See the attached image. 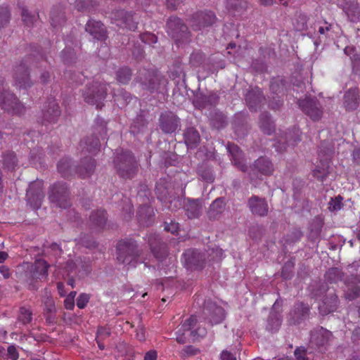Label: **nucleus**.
I'll list each match as a JSON object with an SVG mask.
<instances>
[{
    "instance_id": "obj_23",
    "label": "nucleus",
    "mask_w": 360,
    "mask_h": 360,
    "mask_svg": "<svg viewBox=\"0 0 360 360\" xmlns=\"http://www.w3.org/2000/svg\"><path fill=\"white\" fill-rule=\"evenodd\" d=\"M148 245L153 255L158 259H162L167 255V245L160 240L157 234L151 233L149 235Z\"/></svg>"
},
{
    "instance_id": "obj_54",
    "label": "nucleus",
    "mask_w": 360,
    "mask_h": 360,
    "mask_svg": "<svg viewBox=\"0 0 360 360\" xmlns=\"http://www.w3.org/2000/svg\"><path fill=\"white\" fill-rule=\"evenodd\" d=\"M96 5V1L93 0H76V7L79 11H89Z\"/></svg>"
},
{
    "instance_id": "obj_18",
    "label": "nucleus",
    "mask_w": 360,
    "mask_h": 360,
    "mask_svg": "<svg viewBox=\"0 0 360 360\" xmlns=\"http://www.w3.org/2000/svg\"><path fill=\"white\" fill-rule=\"evenodd\" d=\"M301 132L297 127H293L287 131L274 145L276 151L283 153L286 150V146H295L300 141Z\"/></svg>"
},
{
    "instance_id": "obj_44",
    "label": "nucleus",
    "mask_w": 360,
    "mask_h": 360,
    "mask_svg": "<svg viewBox=\"0 0 360 360\" xmlns=\"http://www.w3.org/2000/svg\"><path fill=\"white\" fill-rule=\"evenodd\" d=\"M205 60V56L200 50L193 51L189 57V65L192 68H199Z\"/></svg>"
},
{
    "instance_id": "obj_51",
    "label": "nucleus",
    "mask_w": 360,
    "mask_h": 360,
    "mask_svg": "<svg viewBox=\"0 0 360 360\" xmlns=\"http://www.w3.org/2000/svg\"><path fill=\"white\" fill-rule=\"evenodd\" d=\"M281 324V316L276 312H271L268 319V329L271 331L277 330Z\"/></svg>"
},
{
    "instance_id": "obj_3",
    "label": "nucleus",
    "mask_w": 360,
    "mask_h": 360,
    "mask_svg": "<svg viewBox=\"0 0 360 360\" xmlns=\"http://www.w3.org/2000/svg\"><path fill=\"white\" fill-rule=\"evenodd\" d=\"M140 255L141 250L134 240L126 238L117 243V259L120 263L135 267Z\"/></svg>"
},
{
    "instance_id": "obj_46",
    "label": "nucleus",
    "mask_w": 360,
    "mask_h": 360,
    "mask_svg": "<svg viewBox=\"0 0 360 360\" xmlns=\"http://www.w3.org/2000/svg\"><path fill=\"white\" fill-rule=\"evenodd\" d=\"M112 95L115 101L120 103V104L122 106L129 103L133 99L131 94L124 91L123 89H118L117 93L113 91ZM117 104L119 105V103Z\"/></svg>"
},
{
    "instance_id": "obj_29",
    "label": "nucleus",
    "mask_w": 360,
    "mask_h": 360,
    "mask_svg": "<svg viewBox=\"0 0 360 360\" xmlns=\"http://www.w3.org/2000/svg\"><path fill=\"white\" fill-rule=\"evenodd\" d=\"M85 30L94 38L98 40H105L107 38L106 30L101 21L90 20L86 24Z\"/></svg>"
},
{
    "instance_id": "obj_13",
    "label": "nucleus",
    "mask_w": 360,
    "mask_h": 360,
    "mask_svg": "<svg viewBox=\"0 0 360 360\" xmlns=\"http://www.w3.org/2000/svg\"><path fill=\"white\" fill-rule=\"evenodd\" d=\"M111 19L117 26L134 31L137 28L139 21L136 13L124 10H116L112 13Z\"/></svg>"
},
{
    "instance_id": "obj_45",
    "label": "nucleus",
    "mask_w": 360,
    "mask_h": 360,
    "mask_svg": "<svg viewBox=\"0 0 360 360\" xmlns=\"http://www.w3.org/2000/svg\"><path fill=\"white\" fill-rule=\"evenodd\" d=\"M324 276L328 283H336L342 279L343 273L338 268H331L326 271Z\"/></svg>"
},
{
    "instance_id": "obj_7",
    "label": "nucleus",
    "mask_w": 360,
    "mask_h": 360,
    "mask_svg": "<svg viewBox=\"0 0 360 360\" xmlns=\"http://www.w3.org/2000/svg\"><path fill=\"white\" fill-rule=\"evenodd\" d=\"M4 79L0 77V105L8 113L21 115L25 112V106L13 94L7 91L4 86Z\"/></svg>"
},
{
    "instance_id": "obj_10",
    "label": "nucleus",
    "mask_w": 360,
    "mask_h": 360,
    "mask_svg": "<svg viewBox=\"0 0 360 360\" xmlns=\"http://www.w3.org/2000/svg\"><path fill=\"white\" fill-rule=\"evenodd\" d=\"M49 198L51 202L55 203L59 207H68L70 202L66 184L63 182L54 184L50 188Z\"/></svg>"
},
{
    "instance_id": "obj_34",
    "label": "nucleus",
    "mask_w": 360,
    "mask_h": 360,
    "mask_svg": "<svg viewBox=\"0 0 360 360\" xmlns=\"http://www.w3.org/2000/svg\"><path fill=\"white\" fill-rule=\"evenodd\" d=\"M100 141L97 136H91L82 140L79 143V148L82 153H88L92 155L96 154L100 150Z\"/></svg>"
},
{
    "instance_id": "obj_15",
    "label": "nucleus",
    "mask_w": 360,
    "mask_h": 360,
    "mask_svg": "<svg viewBox=\"0 0 360 360\" xmlns=\"http://www.w3.org/2000/svg\"><path fill=\"white\" fill-rule=\"evenodd\" d=\"M216 20L214 13L210 11H199L191 16L189 24L194 31H198L212 26Z\"/></svg>"
},
{
    "instance_id": "obj_43",
    "label": "nucleus",
    "mask_w": 360,
    "mask_h": 360,
    "mask_svg": "<svg viewBox=\"0 0 360 360\" xmlns=\"http://www.w3.org/2000/svg\"><path fill=\"white\" fill-rule=\"evenodd\" d=\"M225 208V202L223 198H219L211 204L208 215L210 218L216 219L223 212Z\"/></svg>"
},
{
    "instance_id": "obj_8",
    "label": "nucleus",
    "mask_w": 360,
    "mask_h": 360,
    "mask_svg": "<svg viewBox=\"0 0 360 360\" xmlns=\"http://www.w3.org/2000/svg\"><path fill=\"white\" fill-rule=\"evenodd\" d=\"M170 186L166 179H160L155 186V194L164 206L172 211L176 210L181 205L179 198L170 194Z\"/></svg>"
},
{
    "instance_id": "obj_32",
    "label": "nucleus",
    "mask_w": 360,
    "mask_h": 360,
    "mask_svg": "<svg viewBox=\"0 0 360 360\" xmlns=\"http://www.w3.org/2000/svg\"><path fill=\"white\" fill-rule=\"evenodd\" d=\"M309 311V308L307 304H304L302 302H296L289 314L290 323L293 324L299 323L301 321L306 319Z\"/></svg>"
},
{
    "instance_id": "obj_48",
    "label": "nucleus",
    "mask_w": 360,
    "mask_h": 360,
    "mask_svg": "<svg viewBox=\"0 0 360 360\" xmlns=\"http://www.w3.org/2000/svg\"><path fill=\"white\" fill-rule=\"evenodd\" d=\"M198 174L201 179L206 182L212 183L214 180V176L211 167L206 165H202L198 169Z\"/></svg>"
},
{
    "instance_id": "obj_55",
    "label": "nucleus",
    "mask_w": 360,
    "mask_h": 360,
    "mask_svg": "<svg viewBox=\"0 0 360 360\" xmlns=\"http://www.w3.org/2000/svg\"><path fill=\"white\" fill-rule=\"evenodd\" d=\"M65 22V18L64 13L62 12L57 13L53 10L51 13V24L56 28Z\"/></svg>"
},
{
    "instance_id": "obj_56",
    "label": "nucleus",
    "mask_w": 360,
    "mask_h": 360,
    "mask_svg": "<svg viewBox=\"0 0 360 360\" xmlns=\"http://www.w3.org/2000/svg\"><path fill=\"white\" fill-rule=\"evenodd\" d=\"M307 20L308 18L306 15L299 13L296 16L295 22L294 26L298 31H303L307 29Z\"/></svg>"
},
{
    "instance_id": "obj_21",
    "label": "nucleus",
    "mask_w": 360,
    "mask_h": 360,
    "mask_svg": "<svg viewBox=\"0 0 360 360\" xmlns=\"http://www.w3.org/2000/svg\"><path fill=\"white\" fill-rule=\"evenodd\" d=\"M26 197L31 207L34 210H38L41 207L44 198L40 183H34L30 185L27 191Z\"/></svg>"
},
{
    "instance_id": "obj_9",
    "label": "nucleus",
    "mask_w": 360,
    "mask_h": 360,
    "mask_svg": "<svg viewBox=\"0 0 360 360\" xmlns=\"http://www.w3.org/2000/svg\"><path fill=\"white\" fill-rule=\"evenodd\" d=\"M332 333L322 326H316L310 331L309 346L323 352L333 339Z\"/></svg>"
},
{
    "instance_id": "obj_35",
    "label": "nucleus",
    "mask_w": 360,
    "mask_h": 360,
    "mask_svg": "<svg viewBox=\"0 0 360 360\" xmlns=\"http://www.w3.org/2000/svg\"><path fill=\"white\" fill-rule=\"evenodd\" d=\"M359 105L358 88L349 89L344 95V106L347 111L355 110Z\"/></svg>"
},
{
    "instance_id": "obj_30",
    "label": "nucleus",
    "mask_w": 360,
    "mask_h": 360,
    "mask_svg": "<svg viewBox=\"0 0 360 360\" xmlns=\"http://www.w3.org/2000/svg\"><path fill=\"white\" fill-rule=\"evenodd\" d=\"M332 150H328L323 155L324 158L320 160L321 165L316 167L312 171L313 176L321 181H323L329 174V160Z\"/></svg>"
},
{
    "instance_id": "obj_14",
    "label": "nucleus",
    "mask_w": 360,
    "mask_h": 360,
    "mask_svg": "<svg viewBox=\"0 0 360 360\" xmlns=\"http://www.w3.org/2000/svg\"><path fill=\"white\" fill-rule=\"evenodd\" d=\"M298 105L302 111L313 121H319L323 116V109L316 98L306 97L298 101Z\"/></svg>"
},
{
    "instance_id": "obj_41",
    "label": "nucleus",
    "mask_w": 360,
    "mask_h": 360,
    "mask_svg": "<svg viewBox=\"0 0 360 360\" xmlns=\"http://www.w3.org/2000/svg\"><path fill=\"white\" fill-rule=\"evenodd\" d=\"M184 138L186 144L191 148H195L200 140V134L194 127H188L185 130Z\"/></svg>"
},
{
    "instance_id": "obj_36",
    "label": "nucleus",
    "mask_w": 360,
    "mask_h": 360,
    "mask_svg": "<svg viewBox=\"0 0 360 360\" xmlns=\"http://www.w3.org/2000/svg\"><path fill=\"white\" fill-rule=\"evenodd\" d=\"M137 216L140 224L148 226L153 224L155 214L151 207L143 205L139 207Z\"/></svg>"
},
{
    "instance_id": "obj_19",
    "label": "nucleus",
    "mask_w": 360,
    "mask_h": 360,
    "mask_svg": "<svg viewBox=\"0 0 360 360\" xmlns=\"http://www.w3.org/2000/svg\"><path fill=\"white\" fill-rule=\"evenodd\" d=\"M179 117L171 111H165L161 113L159 119V126L165 134H172L179 127Z\"/></svg>"
},
{
    "instance_id": "obj_39",
    "label": "nucleus",
    "mask_w": 360,
    "mask_h": 360,
    "mask_svg": "<svg viewBox=\"0 0 360 360\" xmlns=\"http://www.w3.org/2000/svg\"><path fill=\"white\" fill-rule=\"evenodd\" d=\"M247 0H225L224 5L227 12L232 15L242 13L248 7Z\"/></svg>"
},
{
    "instance_id": "obj_4",
    "label": "nucleus",
    "mask_w": 360,
    "mask_h": 360,
    "mask_svg": "<svg viewBox=\"0 0 360 360\" xmlns=\"http://www.w3.org/2000/svg\"><path fill=\"white\" fill-rule=\"evenodd\" d=\"M32 62L41 63L46 62L44 60L43 56L37 52L36 55H30L26 57L15 68L14 70V79L15 86L20 89H27L32 85V82L30 80V75L28 72V63Z\"/></svg>"
},
{
    "instance_id": "obj_42",
    "label": "nucleus",
    "mask_w": 360,
    "mask_h": 360,
    "mask_svg": "<svg viewBox=\"0 0 360 360\" xmlns=\"http://www.w3.org/2000/svg\"><path fill=\"white\" fill-rule=\"evenodd\" d=\"M260 129L266 134L270 135L275 131V125L268 112H263L259 117Z\"/></svg>"
},
{
    "instance_id": "obj_26",
    "label": "nucleus",
    "mask_w": 360,
    "mask_h": 360,
    "mask_svg": "<svg viewBox=\"0 0 360 360\" xmlns=\"http://www.w3.org/2000/svg\"><path fill=\"white\" fill-rule=\"evenodd\" d=\"M184 210L188 219H198L202 214V206L200 199L186 198L184 202Z\"/></svg>"
},
{
    "instance_id": "obj_63",
    "label": "nucleus",
    "mask_w": 360,
    "mask_h": 360,
    "mask_svg": "<svg viewBox=\"0 0 360 360\" xmlns=\"http://www.w3.org/2000/svg\"><path fill=\"white\" fill-rule=\"evenodd\" d=\"M90 300V295L86 293H81L77 299V306L79 309H84Z\"/></svg>"
},
{
    "instance_id": "obj_33",
    "label": "nucleus",
    "mask_w": 360,
    "mask_h": 360,
    "mask_svg": "<svg viewBox=\"0 0 360 360\" xmlns=\"http://www.w3.org/2000/svg\"><path fill=\"white\" fill-rule=\"evenodd\" d=\"M227 149L231 155L234 165H236L242 172H246L247 166L244 163V155L240 148L235 143H229L227 145Z\"/></svg>"
},
{
    "instance_id": "obj_22",
    "label": "nucleus",
    "mask_w": 360,
    "mask_h": 360,
    "mask_svg": "<svg viewBox=\"0 0 360 360\" xmlns=\"http://www.w3.org/2000/svg\"><path fill=\"white\" fill-rule=\"evenodd\" d=\"M248 206L254 215L264 217L268 214L269 206L264 198L257 195L251 196L248 200Z\"/></svg>"
},
{
    "instance_id": "obj_60",
    "label": "nucleus",
    "mask_w": 360,
    "mask_h": 360,
    "mask_svg": "<svg viewBox=\"0 0 360 360\" xmlns=\"http://www.w3.org/2000/svg\"><path fill=\"white\" fill-rule=\"evenodd\" d=\"M22 18L25 24L28 26H32L34 22L36 21V16L30 15L26 8L22 10Z\"/></svg>"
},
{
    "instance_id": "obj_58",
    "label": "nucleus",
    "mask_w": 360,
    "mask_h": 360,
    "mask_svg": "<svg viewBox=\"0 0 360 360\" xmlns=\"http://www.w3.org/2000/svg\"><path fill=\"white\" fill-rule=\"evenodd\" d=\"M10 16L9 10L6 6L0 8V29L8 24Z\"/></svg>"
},
{
    "instance_id": "obj_12",
    "label": "nucleus",
    "mask_w": 360,
    "mask_h": 360,
    "mask_svg": "<svg viewBox=\"0 0 360 360\" xmlns=\"http://www.w3.org/2000/svg\"><path fill=\"white\" fill-rule=\"evenodd\" d=\"M197 323L196 316L194 315L191 316L188 319L184 321L181 328L179 329L178 333H181V335L177 336L176 340L178 342L184 343V338L183 335L185 333L189 332L190 335L194 339L202 338L205 336L207 330L205 327H198L195 328Z\"/></svg>"
},
{
    "instance_id": "obj_2",
    "label": "nucleus",
    "mask_w": 360,
    "mask_h": 360,
    "mask_svg": "<svg viewBox=\"0 0 360 360\" xmlns=\"http://www.w3.org/2000/svg\"><path fill=\"white\" fill-rule=\"evenodd\" d=\"M113 163L117 174L124 179H133L139 169V164L135 156L129 150L117 153Z\"/></svg>"
},
{
    "instance_id": "obj_25",
    "label": "nucleus",
    "mask_w": 360,
    "mask_h": 360,
    "mask_svg": "<svg viewBox=\"0 0 360 360\" xmlns=\"http://www.w3.org/2000/svg\"><path fill=\"white\" fill-rule=\"evenodd\" d=\"M60 115V110L54 98H51L45 104L43 110L44 122L54 123Z\"/></svg>"
},
{
    "instance_id": "obj_5",
    "label": "nucleus",
    "mask_w": 360,
    "mask_h": 360,
    "mask_svg": "<svg viewBox=\"0 0 360 360\" xmlns=\"http://www.w3.org/2000/svg\"><path fill=\"white\" fill-rule=\"evenodd\" d=\"M107 84L95 81L87 85L83 92L84 101L88 104L95 105L97 109L103 106L107 96Z\"/></svg>"
},
{
    "instance_id": "obj_64",
    "label": "nucleus",
    "mask_w": 360,
    "mask_h": 360,
    "mask_svg": "<svg viewBox=\"0 0 360 360\" xmlns=\"http://www.w3.org/2000/svg\"><path fill=\"white\" fill-rule=\"evenodd\" d=\"M306 349L304 347H297L294 352L297 360H309L306 357Z\"/></svg>"
},
{
    "instance_id": "obj_31",
    "label": "nucleus",
    "mask_w": 360,
    "mask_h": 360,
    "mask_svg": "<svg viewBox=\"0 0 360 360\" xmlns=\"http://www.w3.org/2000/svg\"><path fill=\"white\" fill-rule=\"evenodd\" d=\"M49 267V265L44 259H37L30 272L32 280L37 282L46 278L48 276Z\"/></svg>"
},
{
    "instance_id": "obj_57",
    "label": "nucleus",
    "mask_w": 360,
    "mask_h": 360,
    "mask_svg": "<svg viewBox=\"0 0 360 360\" xmlns=\"http://www.w3.org/2000/svg\"><path fill=\"white\" fill-rule=\"evenodd\" d=\"M270 89L272 94L276 95L283 93L284 89L283 80L279 79H273L270 84Z\"/></svg>"
},
{
    "instance_id": "obj_52",
    "label": "nucleus",
    "mask_w": 360,
    "mask_h": 360,
    "mask_svg": "<svg viewBox=\"0 0 360 360\" xmlns=\"http://www.w3.org/2000/svg\"><path fill=\"white\" fill-rule=\"evenodd\" d=\"M131 75L132 72L129 68L127 67L120 68L117 72V80L121 84H127L131 79Z\"/></svg>"
},
{
    "instance_id": "obj_1",
    "label": "nucleus",
    "mask_w": 360,
    "mask_h": 360,
    "mask_svg": "<svg viewBox=\"0 0 360 360\" xmlns=\"http://www.w3.org/2000/svg\"><path fill=\"white\" fill-rule=\"evenodd\" d=\"M95 167V160L91 156L84 158L81 160L80 165L77 167L74 166L71 160L68 158L61 159L57 166L58 171L63 177L69 178L75 172L82 179L89 177L93 174Z\"/></svg>"
},
{
    "instance_id": "obj_6",
    "label": "nucleus",
    "mask_w": 360,
    "mask_h": 360,
    "mask_svg": "<svg viewBox=\"0 0 360 360\" xmlns=\"http://www.w3.org/2000/svg\"><path fill=\"white\" fill-rule=\"evenodd\" d=\"M166 27L167 34L177 44L190 41L191 33L188 27L179 18L171 16L167 21Z\"/></svg>"
},
{
    "instance_id": "obj_47",
    "label": "nucleus",
    "mask_w": 360,
    "mask_h": 360,
    "mask_svg": "<svg viewBox=\"0 0 360 360\" xmlns=\"http://www.w3.org/2000/svg\"><path fill=\"white\" fill-rule=\"evenodd\" d=\"M18 322L27 325L32 321V311L26 307H21L17 319Z\"/></svg>"
},
{
    "instance_id": "obj_27",
    "label": "nucleus",
    "mask_w": 360,
    "mask_h": 360,
    "mask_svg": "<svg viewBox=\"0 0 360 360\" xmlns=\"http://www.w3.org/2000/svg\"><path fill=\"white\" fill-rule=\"evenodd\" d=\"M42 302L44 306L43 314L46 321L49 323H53L55 321L56 312L55 302L47 289H45V295L43 297Z\"/></svg>"
},
{
    "instance_id": "obj_50",
    "label": "nucleus",
    "mask_w": 360,
    "mask_h": 360,
    "mask_svg": "<svg viewBox=\"0 0 360 360\" xmlns=\"http://www.w3.org/2000/svg\"><path fill=\"white\" fill-rule=\"evenodd\" d=\"M211 122L217 129L224 128L226 125V117L221 112H215L211 117Z\"/></svg>"
},
{
    "instance_id": "obj_40",
    "label": "nucleus",
    "mask_w": 360,
    "mask_h": 360,
    "mask_svg": "<svg viewBox=\"0 0 360 360\" xmlns=\"http://www.w3.org/2000/svg\"><path fill=\"white\" fill-rule=\"evenodd\" d=\"M355 281L347 283V290L345 292V298L352 301L360 297V280L354 278Z\"/></svg>"
},
{
    "instance_id": "obj_16",
    "label": "nucleus",
    "mask_w": 360,
    "mask_h": 360,
    "mask_svg": "<svg viewBox=\"0 0 360 360\" xmlns=\"http://www.w3.org/2000/svg\"><path fill=\"white\" fill-rule=\"evenodd\" d=\"M136 79L141 84L143 89L151 91L160 89L161 78L153 70H139Z\"/></svg>"
},
{
    "instance_id": "obj_11",
    "label": "nucleus",
    "mask_w": 360,
    "mask_h": 360,
    "mask_svg": "<svg viewBox=\"0 0 360 360\" xmlns=\"http://www.w3.org/2000/svg\"><path fill=\"white\" fill-rule=\"evenodd\" d=\"M251 171L249 173L250 182L253 184H256L258 179L262 180L261 176H271L274 172V166L272 162L265 157H260L252 166L250 167Z\"/></svg>"
},
{
    "instance_id": "obj_38",
    "label": "nucleus",
    "mask_w": 360,
    "mask_h": 360,
    "mask_svg": "<svg viewBox=\"0 0 360 360\" xmlns=\"http://www.w3.org/2000/svg\"><path fill=\"white\" fill-rule=\"evenodd\" d=\"M342 9L347 14L349 21L356 22L359 20L360 16V6L355 1H345L342 5Z\"/></svg>"
},
{
    "instance_id": "obj_17",
    "label": "nucleus",
    "mask_w": 360,
    "mask_h": 360,
    "mask_svg": "<svg viewBox=\"0 0 360 360\" xmlns=\"http://www.w3.org/2000/svg\"><path fill=\"white\" fill-rule=\"evenodd\" d=\"M182 259L186 269L191 270L201 269L205 264V255L197 250L188 249L183 254Z\"/></svg>"
},
{
    "instance_id": "obj_24",
    "label": "nucleus",
    "mask_w": 360,
    "mask_h": 360,
    "mask_svg": "<svg viewBox=\"0 0 360 360\" xmlns=\"http://www.w3.org/2000/svg\"><path fill=\"white\" fill-rule=\"evenodd\" d=\"M245 99L250 110L256 111L264 101V96L261 89L255 87L247 92Z\"/></svg>"
},
{
    "instance_id": "obj_20",
    "label": "nucleus",
    "mask_w": 360,
    "mask_h": 360,
    "mask_svg": "<svg viewBox=\"0 0 360 360\" xmlns=\"http://www.w3.org/2000/svg\"><path fill=\"white\" fill-rule=\"evenodd\" d=\"M340 304L338 296L335 292H329L319 304V313L328 315L337 311Z\"/></svg>"
},
{
    "instance_id": "obj_28",
    "label": "nucleus",
    "mask_w": 360,
    "mask_h": 360,
    "mask_svg": "<svg viewBox=\"0 0 360 360\" xmlns=\"http://www.w3.org/2000/svg\"><path fill=\"white\" fill-rule=\"evenodd\" d=\"M107 221V213L104 210H98L89 217L90 229L96 232L103 230Z\"/></svg>"
},
{
    "instance_id": "obj_49",
    "label": "nucleus",
    "mask_w": 360,
    "mask_h": 360,
    "mask_svg": "<svg viewBox=\"0 0 360 360\" xmlns=\"http://www.w3.org/2000/svg\"><path fill=\"white\" fill-rule=\"evenodd\" d=\"M219 100V96L215 94H210L208 96H203L197 99L196 103H199V106L205 108L207 105H215Z\"/></svg>"
},
{
    "instance_id": "obj_53",
    "label": "nucleus",
    "mask_w": 360,
    "mask_h": 360,
    "mask_svg": "<svg viewBox=\"0 0 360 360\" xmlns=\"http://www.w3.org/2000/svg\"><path fill=\"white\" fill-rule=\"evenodd\" d=\"M224 319V309L220 307L213 306L212 314H210V317L209 318V321L212 325L221 323Z\"/></svg>"
},
{
    "instance_id": "obj_59",
    "label": "nucleus",
    "mask_w": 360,
    "mask_h": 360,
    "mask_svg": "<svg viewBox=\"0 0 360 360\" xmlns=\"http://www.w3.org/2000/svg\"><path fill=\"white\" fill-rule=\"evenodd\" d=\"M145 127L146 122L143 117L142 116H138L136 117L131 128L133 133H139L142 131Z\"/></svg>"
},
{
    "instance_id": "obj_62",
    "label": "nucleus",
    "mask_w": 360,
    "mask_h": 360,
    "mask_svg": "<svg viewBox=\"0 0 360 360\" xmlns=\"http://www.w3.org/2000/svg\"><path fill=\"white\" fill-rule=\"evenodd\" d=\"M342 198L340 195L332 198L329 202V209L330 211L340 210L342 207Z\"/></svg>"
},
{
    "instance_id": "obj_37",
    "label": "nucleus",
    "mask_w": 360,
    "mask_h": 360,
    "mask_svg": "<svg viewBox=\"0 0 360 360\" xmlns=\"http://www.w3.org/2000/svg\"><path fill=\"white\" fill-rule=\"evenodd\" d=\"M1 158V164L4 170L13 172L16 169L18 160L15 152L6 150L2 153Z\"/></svg>"
},
{
    "instance_id": "obj_61",
    "label": "nucleus",
    "mask_w": 360,
    "mask_h": 360,
    "mask_svg": "<svg viewBox=\"0 0 360 360\" xmlns=\"http://www.w3.org/2000/svg\"><path fill=\"white\" fill-rule=\"evenodd\" d=\"M140 39L143 43L148 44H155L158 41V37L151 32H145L140 34Z\"/></svg>"
}]
</instances>
